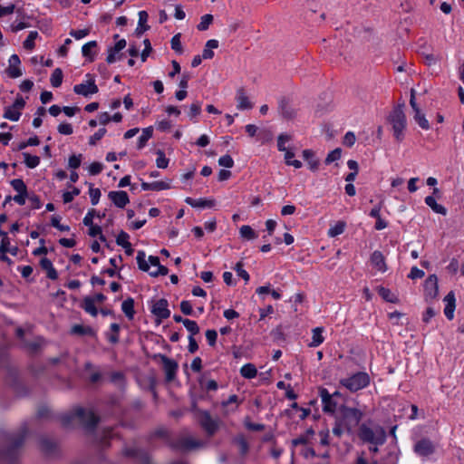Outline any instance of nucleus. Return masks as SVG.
<instances>
[{
	"label": "nucleus",
	"instance_id": "obj_24",
	"mask_svg": "<svg viewBox=\"0 0 464 464\" xmlns=\"http://www.w3.org/2000/svg\"><path fill=\"white\" fill-rule=\"evenodd\" d=\"M425 203L435 212L438 214H441L445 216L447 214V209L440 204L437 203L436 199L428 196L425 198Z\"/></svg>",
	"mask_w": 464,
	"mask_h": 464
},
{
	"label": "nucleus",
	"instance_id": "obj_34",
	"mask_svg": "<svg viewBox=\"0 0 464 464\" xmlns=\"http://www.w3.org/2000/svg\"><path fill=\"white\" fill-rule=\"evenodd\" d=\"M97 46V43L95 41H90L82 45V55L86 58H89L91 61L93 60L94 53L92 52Z\"/></svg>",
	"mask_w": 464,
	"mask_h": 464
},
{
	"label": "nucleus",
	"instance_id": "obj_40",
	"mask_svg": "<svg viewBox=\"0 0 464 464\" xmlns=\"http://www.w3.org/2000/svg\"><path fill=\"white\" fill-rule=\"evenodd\" d=\"M280 112L282 116L287 120L294 119L296 115L295 110L284 102L280 105Z\"/></svg>",
	"mask_w": 464,
	"mask_h": 464
},
{
	"label": "nucleus",
	"instance_id": "obj_15",
	"mask_svg": "<svg viewBox=\"0 0 464 464\" xmlns=\"http://www.w3.org/2000/svg\"><path fill=\"white\" fill-rule=\"evenodd\" d=\"M171 180L169 179L153 181V182H141V188L143 190L160 191L170 188Z\"/></svg>",
	"mask_w": 464,
	"mask_h": 464
},
{
	"label": "nucleus",
	"instance_id": "obj_19",
	"mask_svg": "<svg viewBox=\"0 0 464 464\" xmlns=\"http://www.w3.org/2000/svg\"><path fill=\"white\" fill-rule=\"evenodd\" d=\"M414 450L420 456H428L433 452L434 447L430 440H421L415 444Z\"/></svg>",
	"mask_w": 464,
	"mask_h": 464
},
{
	"label": "nucleus",
	"instance_id": "obj_38",
	"mask_svg": "<svg viewBox=\"0 0 464 464\" xmlns=\"http://www.w3.org/2000/svg\"><path fill=\"white\" fill-rule=\"evenodd\" d=\"M152 136V128H145L142 130L141 135L138 139V149H142L147 141L151 138Z\"/></svg>",
	"mask_w": 464,
	"mask_h": 464
},
{
	"label": "nucleus",
	"instance_id": "obj_8",
	"mask_svg": "<svg viewBox=\"0 0 464 464\" xmlns=\"http://www.w3.org/2000/svg\"><path fill=\"white\" fill-rule=\"evenodd\" d=\"M439 295V282L436 275H430L424 282V298L430 303L434 301Z\"/></svg>",
	"mask_w": 464,
	"mask_h": 464
},
{
	"label": "nucleus",
	"instance_id": "obj_64",
	"mask_svg": "<svg viewBox=\"0 0 464 464\" xmlns=\"http://www.w3.org/2000/svg\"><path fill=\"white\" fill-rule=\"evenodd\" d=\"M356 140V137L353 132L349 131L343 137V144L347 147H352Z\"/></svg>",
	"mask_w": 464,
	"mask_h": 464
},
{
	"label": "nucleus",
	"instance_id": "obj_56",
	"mask_svg": "<svg viewBox=\"0 0 464 464\" xmlns=\"http://www.w3.org/2000/svg\"><path fill=\"white\" fill-rule=\"evenodd\" d=\"M342 150L340 149H335L332 150L326 157L325 162L330 164L334 161L338 160L341 158Z\"/></svg>",
	"mask_w": 464,
	"mask_h": 464
},
{
	"label": "nucleus",
	"instance_id": "obj_7",
	"mask_svg": "<svg viewBox=\"0 0 464 464\" xmlns=\"http://www.w3.org/2000/svg\"><path fill=\"white\" fill-rule=\"evenodd\" d=\"M98 91L99 89L95 83V79L91 74H86L85 80L73 87V92L76 94L82 95L84 97L96 94Z\"/></svg>",
	"mask_w": 464,
	"mask_h": 464
},
{
	"label": "nucleus",
	"instance_id": "obj_2",
	"mask_svg": "<svg viewBox=\"0 0 464 464\" xmlns=\"http://www.w3.org/2000/svg\"><path fill=\"white\" fill-rule=\"evenodd\" d=\"M396 140L401 141L403 139V132L406 129L407 120L403 111V105L395 107L391 112L389 118Z\"/></svg>",
	"mask_w": 464,
	"mask_h": 464
},
{
	"label": "nucleus",
	"instance_id": "obj_13",
	"mask_svg": "<svg viewBox=\"0 0 464 464\" xmlns=\"http://www.w3.org/2000/svg\"><path fill=\"white\" fill-rule=\"evenodd\" d=\"M108 197L116 207L121 208H124L130 202L127 192L123 190L111 191Z\"/></svg>",
	"mask_w": 464,
	"mask_h": 464
},
{
	"label": "nucleus",
	"instance_id": "obj_23",
	"mask_svg": "<svg viewBox=\"0 0 464 464\" xmlns=\"http://www.w3.org/2000/svg\"><path fill=\"white\" fill-rule=\"evenodd\" d=\"M303 157L306 160L309 169L313 171L317 170L319 166V160L314 158V152L311 150H304L303 151Z\"/></svg>",
	"mask_w": 464,
	"mask_h": 464
},
{
	"label": "nucleus",
	"instance_id": "obj_3",
	"mask_svg": "<svg viewBox=\"0 0 464 464\" xmlns=\"http://www.w3.org/2000/svg\"><path fill=\"white\" fill-rule=\"evenodd\" d=\"M359 437L365 442L372 445H382L386 440V432L380 426L368 427L362 425L359 431Z\"/></svg>",
	"mask_w": 464,
	"mask_h": 464
},
{
	"label": "nucleus",
	"instance_id": "obj_14",
	"mask_svg": "<svg viewBox=\"0 0 464 464\" xmlns=\"http://www.w3.org/2000/svg\"><path fill=\"white\" fill-rule=\"evenodd\" d=\"M445 303L444 314L449 320L454 318V312L456 309V297L453 291L448 293L443 299Z\"/></svg>",
	"mask_w": 464,
	"mask_h": 464
},
{
	"label": "nucleus",
	"instance_id": "obj_54",
	"mask_svg": "<svg viewBox=\"0 0 464 464\" xmlns=\"http://www.w3.org/2000/svg\"><path fill=\"white\" fill-rule=\"evenodd\" d=\"M57 130H58V132L63 134V135H70L73 131L72 124L67 123V122L60 123L58 125Z\"/></svg>",
	"mask_w": 464,
	"mask_h": 464
},
{
	"label": "nucleus",
	"instance_id": "obj_60",
	"mask_svg": "<svg viewBox=\"0 0 464 464\" xmlns=\"http://www.w3.org/2000/svg\"><path fill=\"white\" fill-rule=\"evenodd\" d=\"M218 164L221 167L232 168L234 166V160L229 155H224L219 158Z\"/></svg>",
	"mask_w": 464,
	"mask_h": 464
},
{
	"label": "nucleus",
	"instance_id": "obj_46",
	"mask_svg": "<svg viewBox=\"0 0 464 464\" xmlns=\"http://www.w3.org/2000/svg\"><path fill=\"white\" fill-rule=\"evenodd\" d=\"M11 185L17 194L27 193L26 185L21 179H13Z\"/></svg>",
	"mask_w": 464,
	"mask_h": 464
},
{
	"label": "nucleus",
	"instance_id": "obj_16",
	"mask_svg": "<svg viewBox=\"0 0 464 464\" xmlns=\"http://www.w3.org/2000/svg\"><path fill=\"white\" fill-rule=\"evenodd\" d=\"M371 264L378 272L384 273L387 270L384 256L380 251L372 254Z\"/></svg>",
	"mask_w": 464,
	"mask_h": 464
},
{
	"label": "nucleus",
	"instance_id": "obj_33",
	"mask_svg": "<svg viewBox=\"0 0 464 464\" xmlns=\"http://www.w3.org/2000/svg\"><path fill=\"white\" fill-rule=\"evenodd\" d=\"M295 153L291 150H287L284 152L285 162L288 166H293L295 169H300L302 167V162L298 160H295Z\"/></svg>",
	"mask_w": 464,
	"mask_h": 464
},
{
	"label": "nucleus",
	"instance_id": "obj_61",
	"mask_svg": "<svg viewBox=\"0 0 464 464\" xmlns=\"http://www.w3.org/2000/svg\"><path fill=\"white\" fill-rule=\"evenodd\" d=\"M120 59H121L120 53L114 52V48L113 47L110 48L109 51H108L107 58H106L107 63H115L116 61H118Z\"/></svg>",
	"mask_w": 464,
	"mask_h": 464
},
{
	"label": "nucleus",
	"instance_id": "obj_11",
	"mask_svg": "<svg viewBox=\"0 0 464 464\" xmlns=\"http://www.w3.org/2000/svg\"><path fill=\"white\" fill-rule=\"evenodd\" d=\"M319 393L322 400L324 411L331 413L334 412L337 404L334 401L333 395H331L329 392L324 388H321Z\"/></svg>",
	"mask_w": 464,
	"mask_h": 464
},
{
	"label": "nucleus",
	"instance_id": "obj_52",
	"mask_svg": "<svg viewBox=\"0 0 464 464\" xmlns=\"http://www.w3.org/2000/svg\"><path fill=\"white\" fill-rule=\"evenodd\" d=\"M106 133L104 128L99 129L89 139L90 145H95Z\"/></svg>",
	"mask_w": 464,
	"mask_h": 464
},
{
	"label": "nucleus",
	"instance_id": "obj_48",
	"mask_svg": "<svg viewBox=\"0 0 464 464\" xmlns=\"http://www.w3.org/2000/svg\"><path fill=\"white\" fill-rule=\"evenodd\" d=\"M0 236L2 237L0 253H7V250H9V247L11 246L10 238L8 237L7 234L3 231H0Z\"/></svg>",
	"mask_w": 464,
	"mask_h": 464
},
{
	"label": "nucleus",
	"instance_id": "obj_20",
	"mask_svg": "<svg viewBox=\"0 0 464 464\" xmlns=\"http://www.w3.org/2000/svg\"><path fill=\"white\" fill-rule=\"evenodd\" d=\"M185 202L193 208H211L215 205L214 199H193L191 198H187Z\"/></svg>",
	"mask_w": 464,
	"mask_h": 464
},
{
	"label": "nucleus",
	"instance_id": "obj_37",
	"mask_svg": "<svg viewBox=\"0 0 464 464\" xmlns=\"http://www.w3.org/2000/svg\"><path fill=\"white\" fill-rule=\"evenodd\" d=\"M23 157L24 164L30 169H34L40 164V158L38 156L24 152Z\"/></svg>",
	"mask_w": 464,
	"mask_h": 464
},
{
	"label": "nucleus",
	"instance_id": "obj_25",
	"mask_svg": "<svg viewBox=\"0 0 464 464\" xmlns=\"http://www.w3.org/2000/svg\"><path fill=\"white\" fill-rule=\"evenodd\" d=\"M76 416L80 420L85 422L88 425H93L96 423V417L92 411H85L84 410H79L76 412Z\"/></svg>",
	"mask_w": 464,
	"mask_h": 464
},
{
	"label": "nucleus",
	"instance_id": "obj_47",
	"mask_svg": "<svg viewBox=\"0 0 464 464\" xmlns=\"http://www.w3.org/2000/svg\"><path fill=\"white\" fill-rule=\"evenodd\" d=\"M213 22V15L212 14H204L201 19L200 23L198 24V29L199 31H205L208 28V26Z\"/></svg>",
	"mask_w": 464,
	"mask_h": 464
},
{
	"label": "nucleus",
	"instance_id": "obj_53",
	"mask_svg": "<svg viewBox=\"0 0 464 464\" xmlns=\"http://www.w3.org/2000/svg\"><path fill=\"white\" fill-rule=\"evenodd\" d=\"M103 169V165L101 162L94 161L88 167V171L91 175H97Z\"/></svg>",
	"mask_w": 464,
	"mask_h": 464
},
{
	"label": "nucleus",
	"instance_id": "obj_22",
	"mask_svg": "<svg viewBox=\"0 0 464 464\" xmlns=\"http://www.w3.org/2000/svg\"><path fill=\"white\" fill-rule=\"evenodd\" d=\"M40 265L43 269L46 271L47 276L53 280L56 279L58 277V274L56 270L54 269L51 260L48 258H42L40 261Z\"/></svg>",
	"mask_w": 464,
	"mask_h": 464
},
{
	"label": "nucleus",
	"instance_id": "obj_10",
	"mask_svg": "<svg viewBox=\"0 0 464 464\" xmlns=\"http://www.w3.org/2000/svg\"><path fill=\"white\" fill-rule=\"evenodd\" d=\"M198 421L203 429L210 435L218 429V421L211 418L208 411H201L198 415Z\"/></svg>",
	"mask_w": 464,
	"mask_h": 464
},
{
	"label": "nucleus",
	"instance_id": "obj_30",
	"mask_svg": "<svg viewBox=\"0 0 464 464\" xmlns=\"http://www.w3.org/2000/svg\"><path fill=\"white\" fill-rule=\"evenodd\" d=\"M346 224L344 221H337L335 224L330 227L327 235L330 237H337L343 233Z\"/></svg>",
	"mask_w": 464,
	"mask_h": 464
},
{
	"label": "nucleus",
	"instance_id": "obj_49",
	"mask_svg": "<svg viewBox=\"0 0 464 464\" xmlns=\"http://www.w3.org/2000/svg\"><path fill=\"white\" fill-rule=\"evenodd\" d=\"M89 195L92 205H97L101 198V190L93 188L92 184L89 186Z\"/></svg>",
	"mask_w": 464,
	"mask_h": 464
},
{
	"label": "nucleus",
	"instance_id": "obj_59",
	"mask_svg": "<svg viewBox=\"0 0 464 464\" xmlns=\"http://www.w3.org/2000/svg\"><path fill=\"white\" fill-rule=\"evenodd\" d=\"M81 162H82V155L79 154V155H72L69 158V160H68V166L71 168V169H77L80 167L81 165Z\"/></svg>",
	"mask_w": 464,
	"mask_h": 464
},
{
	"label": "nucleus",
	"instance_id": "obj_4",
	"mask_svg": "<svg viewBox=\"0 0 464 464\" xmlns=\"http://www.w3.org/2000/svg\"><path fill=\"white\" fill-rule=\"evenodd\" d=\"M362 417L363 413L362 411L356 408L343 407L339 420L343 423L346 430L351 432L359 424Z\"/></svg>",
	"mask_w": 464,
	"mask_h": 464
},
{
	"label": "nucleus",
	"instance_id": "obj_57",
	"mask_svg": "<svg viewBox=\"0 0 464 464\" xmlns=\"http://www.w3.org/2000/svg\"><path fill=\"white\" fill-rule=\"evenodd\" d=\"M171 48L179 53H182V45L179 34H176L171 38Z\"/></svg>",
	"mask_w": 464,
	"mask_h": 464
},
{
	"label": "nucleus",
	"instance_id": "obj_5",
	"mask_svg": "<svg viewBox=\"0 0 464 464\" xmlns=\"http://www.w3.org/2000/svg\"><path fill=\"white\" fill-rule=\"evenodd\" d=\"M410 105L412 109V117L416 123L424 130L430 129L429 121L426 118L425 113L416 102V91L411 90Z\"/></svg>",
	"mask_w": 464,
	"mask_h": 464
},
{
	"label": "nucleus",
	"instance_id": "obj_43",
	"mask_svg": "<svg viewBox=\"0 0 464 464\" xmlns=\"http://www.w3.org/2000/svg\"><path fill=\"white\" fill-rule=\"evenodd\" d=\"M157 159H156V165L160 169H167L169 166V159L166 158L165 153L162 150H158L156 152Z\"/></svg>",
	"mask_w": 464,
	"mask_h": 464
},
{
	"label": "nucleus",
	"instance_id": "obj_17",
	"mask_svg": "<svg viewBox=\"0 0 464 464\" xmlns=\"http://www.w3.org/2000/svg\"><path fill=\"white\" fill-rule=\"evenodd\" d=\"M236 100L237 108L239 111L251 110L253 108V103L243 90H238L237 92Z\"/></svg>",
	"mask_w": 464,
	"mask_h": 464
},
{
	"label": "nucleus",
	"instance_id": "obj_26",
	"mask_svg": "<svg viewBox=\"0 0 464 464\" xmlns=\"http://www.w3.org/2000/svg\"><path fill=\"white\" fill-rule=\"evenodd\" d=\"M138 15H139V22H138V26H137L135 32L138 35H140L148 29V26H146L145 24L148 21L149 15L146 11H140Z\"/></svg>",
	"mask_w": 464,
	"mask_h": 464
},
{
	"label": "nucleus",
	"instance_id": "obj_41",
	"mask_svg": "<svg viewBox=\"0 0 464 464\" xmlns=\"http://www.w3.org/2000/svg\"><path fill=\"white\" fill-rule=\"evenodd\" d=\"M201 113V102L196 101L189 105L188 117L192 121Z\"/></svg>",
	"mask_w": 464,
	"mask_h": 464
},
{
	"label": "nucleus",
	"instance_id": "obj_27",
	"mask_svg": "<svg viewBox=\"0 0 464 464\" xmlns=\"http://www.w3.org/2000/svg\"><path fill=\"white\" fill-rule=\"evenodd\" d=\"M240 374L246 379L255 378L257 374L256 366L252 363H246L240 369Z\"/></svg>",
	"mask_w": 464,
	"mask_h": 464
},
{
	"label": "nucleus",
	"instance_id": "obj_9",
	"mask_svg": "<svg viewBox=\"0 0 464 464\" xmlns=\"http://www.w3.org/2000/svg\"><path fill=\"white\" fill-rule=\"evenodd\" d=\"M150 311L152 314L157 318L158 323H160L163 319H167L170 315L169 303L164 298L153 301L151 304Z\"/></svg>",
	"mask_w": 464,
	"mask_h": 464
},
{
	"label": "nucleus",
	"instance_id": "obj_18",
	"mask_svg": "<svg viewBox=\"0 0 464 464\" xmlns=\"http://www.w3.org/2000/svg\"><path fill=\"white\" fill-rule=\"evenodd\" d=\"M163 368L166 373V377L168 381H172L175 377L176 371L178 369V364L171 359H169L166 356H162Z\"/></svg>",
	"mask_w": 464,
	"mask_h": 464
},
{
	"label": "nucleus",
	"instance_id": "obj_6",
	"mask_svg": "<svg viewBox=\"0 0 464 464\" xmlns=\"http://www.w3.org/2000/svg\"><path fill=\"white\" fill-rule=\"evenodd\" d=\"M369 382L370 378L365 372H358L341 381L342 385H343L351 392L359 391L366 387Z\"/></svg>",
	"mask_w": 464,
	"mask_h": 464
},
{
	"label": "nucleus",
	"instance_id": "obj_36",
	"mask_svg": "<svg viewBox=\"0 0 464 464\" xmlns=\"http://www.w3.org/2000/svg\"><path fill=\"white\" fill-rule=\"evenodd\" d=\"M21 116V111L14 109L12 105L5 110L4 118L12 121H17Z\"/></svg>",
	"mask_w": 464,
	"mask_h": 464
},
{
	"label": "nucleus",
	"instance_id": "obj_62",
	"mask_svg": "<svg viewBox=\"0 0 464 464\" xmlns=\"http://www.w3.org/2000/svg\"><path fill=\"white\" fill-rule=\"evenodd\" d=\"M143 44H144V50L142 51V53L140 54V58H141L142 62H145L147 60L148 56L150 55V53H151L152 48H151L149 39H145L143 41Z\"/></svg>",
	"mask_w": 464,
	"mask_h": 464
},
{
	"label": "nucleus",
	"instance_id": "obj_29",
	"mask_svg": "<svg viewBox=\"0 0 464 464\" xmlns=\"http://www.w3.org/2000/svg\"><path fill=\"white\" fill-rule=\"evenodd\" d=\"M239 235L246 240H254L257 237V233L247 225H244L239 228Z\"/></svg>",
	"mask_w": 464,
	"mask_h": 464
},
{
	"label": "nucleus",
	"instance_id": "obj_42",
	"mask_svg": "<svg viewBox=\"0 0 464 464\" xmlns=\"http://www.w3.org/2000/svg\"><path fill=\"white\" fill-rule=\"evenodd\" d=\"M63 72L60 68H56L50 78V82L53 87L57 88L59 87L63 82Z\"/></svg>",
	"mask_w": 464,
	"mask_h": 464
},
{
	"label": "nucleus",
	"instance_id": "obj_32",
	"mask_svg": "<svg viewBox=\"0 0 464 464\" xmlns=\"http://www.w3.org/2000/svg\"><path fill=\"white\" fill-rule=\"evenodd\" d=\"M121 310L129 319H132L134 315V302L132 298L124 300L121 304Z\"/></svg>",
	"mask_w": 464,
	"mask_h": 464
},
{
	"label": "nucleus",
	"instance_id": "obj_39",
	"mask_svg": "<svg viewBox=\"0 0 464 464\" xmlns=\"http://www.w3.org/2000/svg\"><path fill=\"white\" fill-rule=\"evenodd\" d=\"M82 306L84 309V311L86 313L90 314L92 316L97 315L98 311L95 307V303L93 302V300H91V297H85L83 299V303H82Z\"/></svg>",
	"mask_w": 464,
	"mask_h": 464
},
{
	"label": "nucleus",
	"instance_id": "obj_45",
	"mask_svg": "<svg viewBox=\"0 0 464 464\" xmlns=\"http://www.w3.org/2000/svg\"><path fill=\"white\" fill-rule=\"evenodd\" d=\"M183 325L190 333V335L192 336L199 333V327L195 321L185 319L183 321Z\"/></svg>",
	"mask_w": 464,
	"mask_h": 464
},
{
	"label": "nucleus",
	"instance_id": "obj_58",
	"mask_svg": "<svg viewBox=\"0 0 464 464\" xmlns=\"http://www.w3.org/2000/svg\"><path fill=\"white\" fill-rule=\"evenodd\" d=\"M235 270L238 276L242 277L245 282L249 281V274L243 268L242 263L238 262L236 264Z\"/></svg>",
	"mask_w": 464,
	"mask_h": 464
},
{
	"label": "nucleus",
	"instance_id": "obj_28",
	"mask_svg": "<svg viewBox=\"0 0 464 464\" xmlns=\"http://www.w3.org/2000/svg\"><path fill=\"white\" fill-rule=\"evenodd\" d=\"M323 331L324 330L322 327H316L313 329L312 342L310 343L309 346L317 347L324 342V338L323 336Z\"/></svg>",
	"mask_w": 464,
	"mask_h": 464
},
{
	"label": "nucleus",
	"instance_id": "obj_35",
	"mask_svg": "<svg viewBox=\"0 0 464 464\" xmlns=\"http://www.w3.org/2000/svg\"><path fill=\"white\" fill-rule=\"evenodd\" d=\"M116 243L126 249L127 252L130 253L131 244L129 242V235L123 231H121L116 238Z\"/></svg>",
	"mask_w": 464,
	"mask_h": 464
},
{
	"label": "nucleus",
	"instance_id": "obj_51",
	"mask_svg": "<svg viewBox=\"0 0 464 464\" xmlns=\"http://www.w3.org/2000/svg\"><path fill=\"white\" fill-rule=\"evenodd\" d=\"M80 194V189L73 188L72 191H65L63 194V200L64 203H70L73 200L74 197Z\"/></svg>",
	"mask_w": 464,
	"mask_h": 464
},
{
	"label": "nucleus",
	"instance_id": "obj_55",
	"mask_svg": "<svg viewBox=\"0 0 464 464\" xmlns=\"http://www.w3.org/2000/svg\"><path fill=\"white\" fill-rule=\"evenodd\" d=\"M88 234L91 237H99L102 241H105V237L102 235V228L100 226L93 225L89 227Z\"/></svg>",
	"mask_w": 464,
	"mask_h": 464
},
{
	"label": "nucleus",
	"instance_id": "obj_63",
	"mask_svg": "<svg viewBox=\"0 0 464 464\" xmlns=\"http://www.w3.org/2000/svg\"><path fill=\"white\" fill-rule=\"evenodd\" d=\"M92 329L90 327H83L81 324H75L72 327V333L76 334H92Z\"/></svg>",
	"mask_w": 464,
	"mask_h": 464
},
{
	"label": "nucleus",
	"instance_id": "obj_50",
	"mask_svg": "<svg viewBox=\"0 0 464 464\" xmlns=\"http://www.w3.org/2000/svg\"><path fill=\"white\" fill-rule=\"evenodd\" d=\"M291 140V137L287 134H281L277 138V148L280 151L285 152L288 150L285 144Z\"/></svg>",
	"mask_w": 464,
	"mask_h": 464
},
{
	"label": "nucleus",
	"instance_id": "obj_12",
	"mask_svg": "<svg viewBox=\"0 0 464 464\" xmlns=\"http://www.w3.org/2000/svg\"><path fill=\"white\" fill-rule=\"evenodd\" d=\"M20 64L21 61L18 55L12 54L8 60V68L6 69V72L11 78H18L23 74Z\"/></svg>",
	"mask_w": 464,
	"mask_h": 464
},
{
	"label": "nucleus",
	"instance_id": "obj_1",
	"mask_svg": "<svg viewBox=\"0 0 464 464\" xmlns=\"http://www.w3.org/2000/svg\"><path fill=\"white\" fill-rule=\"evenodd\" d=\"M139 268L144 272H148L151 276L168 274V268L160 264L158 256H146L143 251H139L136 256Z\"/></svg>",
	"mask_w": 464,
	"mask_h": 464
},
{
	"label": "nucleus",
	"instance_id": "obj_44",
	"mask_svg": "<svg viewBox=\"0 0 464 464\" xmlns=\"http://www.w3.org/2000/svg\"><path fill=\"white\" fill-rule=\"evenodd\" d=\"M37 37L38 33L36 31L30 32L27 38L24 40L23 44L24 48L27 50H33L34 48V41Z\"/></svg>",
	"mask_w": 464,
	"mask_h": 464
},
{
	"label": "nucleus",
	"instance_id": "obj_21",
	"mask_svg": "<svg viewBox=\"0 0 464 464\" xmlns=\"http://www.w3.org/2000/svg\"><path fill=\"white\" fill-rule=\"evenodd\" d=\"M218 47V41L216 39H210L208 40L204 47L202 57L204 59H211L214 57V49H217Z\"/></svg>",
	"mask_w": 464,
	"mask_h": 464
},
{
	"label": "nucleus",
	"instance_id": "obj_31",
	"mask_svg": "<svg viewBox=\"0 0 464 464\" xmlns=\"http://www.w3.org/2000/svg\"><path fill=\"white\" fill-rule=\"evenodd\" d=\"M238 405V398L233 394L229 396L228 400L222 402V406L226 409L225 413L227 414L230 411H235Z\"/></svg>",
	"mask_w": 464,
	"mask_h": 464
}]
</instances>
